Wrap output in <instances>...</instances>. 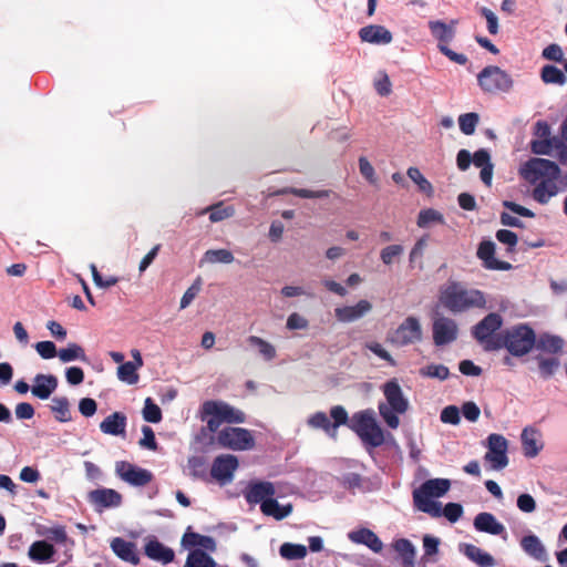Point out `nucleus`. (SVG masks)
I'll list each match as a JSON object with an SVG mask.
<instances>
[{"label":"nucleus","mask_w":567,"mask_h":567,"mask_svg":"<svg viewBox=\"0 0 567 567\" xmlns=\"http://www.w3.org/2000/svg\"><path fill=\"white\" fill-rule=\"evenodd\" d=\"M284 193H289V194H292L300 198H327L330 195V190H327V189L310 190V189L295 188V187L286 189V190H284Z\"/></svg>","instance_id":"6e6d98bb"},{"label":"nucleus","mask_w":567,"mask_h":567,"mask_svg":"<svg viewBox=\"0 0 567 567\" xmlns=\"http://www.w3.org/2000/svg\"><path fill=\"white\" fill-rule=\"evenodd\" d=\"M204 259L210 264H231L235 260L233 252L224 248L207 250L204 255Z\"/></svg>","instance_id":"49530a36"},{"label":"nucleus","mask_w":567,"mask_h":567,"mask_svg":"<svg viewBox=\"0 0 567 567\" xmlns=\"http://www.w3.org/2000/svg\"><path fill=\"white\" fill-rule=\"evenodd\" d=\"M408 176L419 186L423 193L431 194L433 192L432 184L422 175L417 167H410Z\"/></svg>","instance_id":"864d4df0"},{"label":"nucleus","mask_w":567,"mask_h":567,"mask_svg":"<svg viewBox=\"0 0 567 567\" xmlns=\"http://www.w3.org/2000/svg\"><path fill=\"white\" fill-rule=\"evenodd\" d=\"M137 365L135 363L127 361L117 368V377L121 381L126 382L127 384H135L138 381L137 374Z\"/></svg>","instance_id":"37998d69"},{"label":"nucleus","mask_w":567,"mask_h":567,"mask_svg":"<svg viewBox=\"0 0 567 567\" xmlns=\"http://www.w3.org/2000/svg\"><path fill=\"white\" fill-rule=\"evenodd\" d=\"M462 551L468 559L477 564L480 567H492L495 565L494 557L475 545L464 544Z\"/></svg>","instance_id":"c85d7f7f"},{"label":"nucleus","mask_w":567,"mask_h":567,"mask_svg":"<svg viewBox=\"0 0 567 567\" xmlns=\"http://www.w3.org/2000/svg\"><path fill=\"white\" fill-rule=\"evenodd\" d=\"M559 367V360L557 358H539L538 369L539 374L543 379H549L554 375Z\"/></svg>","instance_id":"3c124183"},{"label":"nucleus","mask_w":567,"mask_h":567,"mask_svg":"<svg viewBox=\"0 0 567 567\" xmlns=\"http://www.w3.org/2000/svg\"><path fill=\"white\" fill-rule=\"evenodd\" d=\"M523 550L537 560L546 559V549L536 535H527L520 539Z\"/></svg>","instance_id":"c756f323"},{"label":"nucleus","mask_w":567,"mask_h":567,"mask_svg":"<svg viewBox=\"0 0 567 567\" xmlns=\"http://www.w3.org/2000/svg\"><path fill=\"white\" fill-rule=\"evenodd\" d=\"M188 468L190 475L195 478H205L206 476V460L203 456H192L188 458Z\"/></svg>","instance_id":"5fc2aeb1"},{"label":"nucleus","mask_w":567,"mask_h":567,"mask_svg":"<svg viewBox=\"0 0 567 567\" xmlns=\"http://www.w3.org/2000/svg\"><path fill=\"white\" fill-rule=\"evenodd\" d=\"M477 257L483 261L486 269L491 270H509L512 265L507 261L495 258V244L491 240H483L477 248Z\"/></svg>","instance_id":"dca6fc26"},{"label":"nucleus","mask_w":567,"mask_h":567,"mask_svg":"<svg viewBox=\"0 0 567 567\" xmlns=\"http://www.w3.org/2000/svg\"><path fill=\"white\" fill-rule=\"evenodd\" d=\"M349 539L355 544L365 545L373 553H380L383 548L379 536L369 528H360L349 533Z\"/></svg>","instance_id":"b1692460"},{"label":"nucleus","mask_w":567,"mask_h":567,"mask_svg":"<svg viewBox=\"0 0 567 567\" xmlns=\"http://www.w3.org/2000/svg\"><path fill=\"white\" fill-rule=\"evenodd\" d=\"M330 415L333 419V423H331V426H333L334 431H337V429L340 425L348 424V421H349L348 412L346 411V409L342 405L332 406L330 410Z\"/></svg>","instance_id":"e2e57ef3"},{"label":"nucleus","mask_w":567,"mask_h":567,"mask_svg":"<svg viewBox=\"0 0 567 567\" xmlns=\"http://www.w3.org/2000/svg\"><path fill=\"white\" fill-rule=\"evenodd\" d=\"M403 247L401 245H390L381 250L380 258L384 265H391L394 258L400 257L403 254Z\"/></svg>","instance_id":"680f3d73"},{"label":"nucleus","mask_w":567,"mask_h":567,"mask_svg":"<svg viewBox=\"0 0 567 567\" xmlns=\"http://www.w3.org/2000/svg\"><path fill=\"white\" fill-rule=\"evenodd\" d=\"M520 440L523 452L526 457H535L543 450V443L540 442V432L535 427H525L522 432Z\"/></svg>","instance_id":"aec40b11"},{"label":"nucleus","mask_w":567,"mask_h":567,"mask_svg":"<svg viewBox=\"0 0 567 567\" xmlns=\"http://www.w3.org/2000/svg\"><path fill=\"white\" fill-rule=\"evenodd\" d=\"M202 414L203 419L205 416H218L223 423H244L246 420L243 411L224 401H205L202 405Z\"/></svg>","instance_id":"6e6552de"},{"label":"nucleus","mask_w":567,"mask_h":567,"mask_svg":"<svg viewBox=\"0 0 567 567\" xmlns=\"http://www.w3.org/2000/svg\"><path fill=\"white\" fill-rule=\"evenodd\" d=\"M559 173V166L555 162L545 158H533L522 169L523 177L532 184L540 178L555 181Z\"/></svg>","instance_id":"0eeeda50"},{"label":"nucleus","mask_w":567,"mask_h":567,"mask_svg":"<svg viewBox=\"0 0 567 567\" xmlns=\"http://www.w3.org/2000/svg\"><path fill=\"white\" fill-rule=\"evenodd\" d=\"M111 548L122 560L137 565L140 563L136 545L121 537H115L111 543Z\"/></svg>","instance_id":"412c9836"},{"label":"nucleus","mask_w":567,"mask_h":567,"mask_svg":"<svg viewBox=\"0 0 567 567\" xmlns=\"http://www.w3.org/2000/svg\"><path fill=\"white\" fill-rule=\"evenodd\" d=\"M55 549L53 545L45 540H37L29 548V557L34 561H47L54 555Z\"/></svg>","instance_id":"473e14b6"},{"label":"nucleus","mask_w":567,"mask_h":567,"mask_svg":"<svg viewBox=\"0 0 567 567\" xmlns=\"http://www.w3.org/2000/svg\"><path fill=\"white\" fill-rule=\"evenodd\" d=\"M206 212H209V220L212 223H218L234 216L235 208L233 206H225L223 203H219L208 207Z\"/></svg>","instance_id":"a18cd8bd"},{"label":"nucleus","mask_w":567,"mask_h":567,"mask_svg":"<svg viewBox=\"0 0 567 567\" xmlns=\"http://www.w3.org/2000/svg\"><path fill=\"white\" fill-rule=\"evenodd\" d=\"M477 82L480 87L489 94L507 93L514 85L512 76L496 65L485 66L477 74Z\"/></svg>","instance_id":"39448f33"},{"label":"nucleus","mask_w":567,"mask_h":567,"mask_svg":"<svg viewBox=\"0 0 567 567\" xmlns=\"http://www.w3.org/2000/svg\"><path fill=\"white\" fill-rule=\"evenodd\" d=\"M564 346L563 339L557 336L542 334L538 339L536 338L535 347L539 350H544L550 353H557L561 351Z\"/></svg>","instance_id":"4c0bfd02"},{"label":"nucleus","mask_w":567,"mask_h":567,"mask_svg":"<svg viewBox=\"0 0 567 567\" xmlns=\"http://www.w3.org/2000/svg\"><path fill=\"white\" fill-rule=\"evenodd\" d=\"M540 78L546 84H558L563 85L566 82V75L564 72L555 65H544L540 72Z\"/></svg>","instance_id":"ea45409f"},{"label":"nucleus","mask_w":567,"mask_h":567,"mask_svg":"<svg viewBox=\"0 0 567 567\" xmlns=\"http://www.w3.org/2000/svg\"><path fill=\"white\" fill-rule=\"evenodd\" d=\"M349 427L365 443L373 447L384 443L382 429L378 425L372 410H364L353 414Z\"/></svg>","instance_id":"20e7f679"},{"label":"nucleus","mask_w":567,"mask_h":567,"mask_svg":"<svg viewBox=\"0 0 567 567\" xmlns=\"http://www.w3.org/2000/svg\"><path fill=\"white\" fill-rule=\"evenodd\" d=\"M115 474L125 483L137 487L146 486L154 478L151 471L138 467L127 461L115 463Z\"/></svg>","instance_id":"1a4fd4ad"},{"label":"nucleus","mask_w":567,"mask_h":567,"mask_svg":"<svg viewBox=\"0 0 567 567\" xmlns=\"http://www.w3.org/2000/svg\"><path fill=\"white\" fill-rule=\"evenodd\" d=\"M58 357L62 362L87 361L84 349L78 343H69L66 348L60 349Z\"/></svg>","instance_id":"e433bc0d"},{"label":"nucleus","mask_w":567,"mask_h":567,"mask_svg":"<svg viewBox=\"0 0 567 567\" xmlns=\"http://www.w3.org/2000/svg\"><path fill=\"white\" fill-rule=\"evenodd\" d=\"M439 545L440 539L431 536L425 535L423 537V548H424V555L422 556V561L426 563L429 561L431 556H434L439 553Z\"/></svg>","instance_id":"4d7b16f0"},{"label":"nucleus","mask_w":567,"mask_h":567,"mask_svg":"<svg viewBox=\"0 0 567 567\" xmlns=\"http://www.w3.org/2000/svg\"><path fill=\"white\" fill-rule=\"evenodd\" d=\"M443 423L457 425L461 422L460 409L456 405L445 406L440 415Z\"/></svg>","instance_id":"052dcab7"},{"label":"nucleus","mask_w":567,"mask_h":567,"mask_svg":"<svg viewBox=\"0 0 567 567\" xmlns=\"http://www.w3.org/2000/svg\"><path fill=\"white\" fill-rule=\"evenodd\" d=\"M480 122V115L475 112H470L460 115L458 125L460 130L465 135H472Z\"/></svg>","instance_id":"de8ad7c7"},{"label":"nucleus","mask_w":567,"mask_h":567,"mask_svg":"<svg viewBox=\"0 0 567 567\" xmlns=\"http://www.w3.org/2000/svg\"><path fill=\"white\" fill-rule=\"evenodd\" d=\"M185 567H216L215 560L202 549L189 551Z\"/></svg>","instance_id":"c9c22d12"},{"label":"nucleus","mask_w":567,"mask_h":567,"mask_svg":"<svg viewBox=\"0 0 567 567\" xmlns=\"http://www.w3.org/2000/svg\"><path fill=\"white\" fill-rule=\"evenodd\" d=\"M536 344V333L526 323L515 324L504 330L496 342L487 346V351L505 348L514 357H523L529 353Z\"/></svg>","instance_id":"f03ea898"},{"label":"nucleus","mask_w":567,"mask_h":567,"mask_svg":"<svg viewBox=\"0 0 567 567\" xmlns=\"http://www.w3.org/2000/svg\"><path fill=\"white\" fill-rule=\"evenodd\" d=\"M276 488L274 483L268 481H252L244 491L245 499L248 504H260L269 497L275 496Z\"/></svg>","instance_id":"4468645a"},{"label":"nucleus","mask_w":567,"mask_h":567,"mask_svg":"<svg viewBox=\"0 0 567 567\" xmlns=\"http://www.w3.org/2000/svg\"><path fill=\"white\" fill-rule=\"evenodd\" d=\"M52 413L56 421L61 423H66L72 420V414L70 411V402L66 396H55L52 399V404L50 405Z\"/></svg>","instance_id":"72a5a7b5"},{"label":"nucleus","mask_w":567,"mask_h":567,"mask_svg":"<svg viewBox=\"0 0 567 567\" xmlns=\"http://www.w3.org/2000/svg\"><path fill=\"white\" fill-rule=\"evenodd\" d=\"M142 413L143 419L150 423H158L163 417L161 408L151 398L145 400Z\"/></svg>","instance_id":"09e8293b"},{"label":"nucleus","mask_w":567,"mask_h":567,"mask_svg":"<svg viewBox=\"0 0 567 567\" xmlns=\"http://www.w3.org/2000/svg\"><path fill=\"white\" fill-rule=\"evenodd\" d=\"M457 338V324L454 320L440 317L433 322V340L436 346H444Z\"/></svg>","instance_id":"ddd939ff"},{"label":"nucleus","mask_w":567,"mask_h":567,"mask_svg":"<svg viewBox=\"0 0 567 567\" xmlns=\"http://www.w3.org/2000/svg\"><path fill=\"white\" fill-rule=\"evenodd\" d=\"M495 236L499 243L508 246L509 251H514V248L518 243V237L514 231L508 229H499L496 231Z\"/></svg>","instance_id":"69168bd1"},{"label":"nucleus","mask_w":567,"mask_h":567,"mask_svg":"<svg viewBox=\"0 0 567 567\" xmlns=\"http://www.w3.org/2000/svg\"><path fill=\"white\" fill-rule=\"evenodd\" d=\"M308 425L313 429L323 430L331 439L336 440L337 431L331 426V422L324 412H316L308 419Z\"/></svg>","instance_id":"f704fd0d"},{"label":"nucleus","mask_w":567,"mask_h":567,"mask_svg":"<svg viewBox=\"0 0 567 567\" xmlns=\"http://www.w3.org/2000/svg\"><path fill=\"white\" fill-rule=\"evenodd\" d=\"M474 527L478 532L491 535H502L505 533L504 525L499 523L493 514L487 512H482L475 516Z\"/></svg>","instance_id":"5701e85b"},{"label":"nucleus","mask_w":567,"mask_h":567,"mask_svg":"<svg viewBox=\"0 0 567 567\" xmlns=\"http://www.w3.org/2000/svg\"><path fill=\"white\" fill-rule=\"evenodd\" d=\"M217 443L233 451H248L255 447L252 433L244 427H225L217 434Z\"/></svg>","instance_id":"423d86ee"},{"label":"nucleus","mask_w":567,"mask_h":567,"mask_svg":"<svg viewBox=\"0 0 567 567\" xmlns=\"http://www.w3.org/2000/svg\"><path fill=\"white\" fill-rule=\"evenodd\" d=\"M379 412L389 427L394 430L400 425V419L396 415V411L390 409L385 403L379 404Z\"/></svg>","instance_id":"13d9d810"},{"label":"nucleus","mask_w":567,"mask_h":567,"mask_svg":"<svg viewBox=\"0 0 567 567\" xmlns=\"http://www.w3.org/2000/svg\"><path fill=\"white\" fill-rule=\"evenodd\" d=\"M422 338L420 321L415 317H408L394 331L391 341L399 346L414 343Z\"/></svg>","instance_id":"f8f14e48"},{"label":"nucleus","mask_w":567,"mask_h":567,"mask_svg":"<svg viewBox=\"0 0 567 567\" xmlns=\"http://www.w3.org/2000/svg\"><path fill=\"white\" fill-rule=\"evenodd\" d=\"M200 287H202L200 278H197L193 282V285L184 292V295L181 299V309H185L192 303V301L199 293Z\"/></svg>","instance_id":"0e129e2a"},{"label":"nucleus","mask_w":567,"mask_h":567,"mask_svg":"<svg viewBox=\"0 0 567 567\" xmlns=\"http://www.w3.org/2000/svg\"><path fill=\"white\" fill-rule=\"evenodd\" d=\"M383 394L386 399L388 406L399 414H403L409 409V402L404 398L402 389L395 379L388 381L383 385Z\"/></svg>","instance_id":"2eb2a0df"},{"label":"nucleus","mask_w":567,"mask_h":567,"mask_svg":"<svg viewBox=\"0 0 567 567\" xmlns=\"http://www.w3.org/2000/svg\"><path fill=\"white\" fill-rule=\"evenodd\" d=\"M456 20H452L451 24H446L443 21H430L429 28L433 34V37L439 40V44H445L453 40L455 35V24Z\"/></svg>","instance_id":"cd10ccee"},{"label":"nucleus","mask_w":567,"mask_h":567,"mask_svg":"<svg viewBox=\"0 0 567 567\" xmlns=\"http://www.w3.org/2000/svg\"><path fill=\"white\" fill-rule=\"evenodd\" d=\"M183 540L189 544L190 546H199L212 551L216 549V543L214 538L210 536L190 533L185 534Z\"/></svg>","instance_id":"a19ab883"},{"label":"nucleus","mask_w":567,"mask_h":567,"mask_svg":"<svg viewBox=\"0 0 567 567\" xmlns=\"http://www.w3.org/2000/svg\"><path fill=\"white\" fill-rule=\"evenodd\" d=\"M431 223H444L443 215L433 208L422 209L417 216V226L425 228Z\"/></svg>","instance_id":"8fccbe9b"},{"label":"nucleus","mask_w":567,"mask_h":567,"mask_svg":"<svg viewBox=\"0 0 567 567\" xmlns=\"http://www.w3.org/2000/svg\"><path fill=\"white\" fill-rule=\"evenodd\" d=\"M359 171L360 174L370 183H377L375 171L367 157L361 156L359 158Z\"/></svg>","instance_id":"774afa93"},{"label":"nucleus","mask_w":567,"mask_h":567,"mask_svg":"<svg viewBox=\"0 0 567 567\" xmlns=\"http://www.w3.org/2000/svg\"><path fill=\"white\" fill-rule=\"evenodd\" d=\"M371 310V302L363 299L354 306H343L336 308L334 316L340 322H353L364 317Z\"/></svg>","instance_id":"f3484780"},{"label":"nucleus","mask_w":567,"mask_h":567,"mask_svg":"<svg viewBox=\"0 0 567 567\" xmlns=\"http://www.w3.org/2000/svg\"><path fill=\"white\" fill-rule=\"evenodd\" d=\"M143 437L140 440L138 444L147 450L156 451L157 450V442L155 439L154 431L152 427L144 425L142 427Z\"/></svg>","instance_id":"338daca9"},{"label":"nucleus","mask_w":567,"mask_h":567,"mask_svg":"<svg viewBox=\"0 0 567 567\" xmlns=\"http://www.w3.org/2000/svg\"><path fill=\"white\" fill-rule=\"evenodd\" d=\"M126 416L122 412H114L106 416L101 423H100V430L104 434L109 435H122L125 433L126 429Z\"/></svg>","instance_id":"a878e982"},{"label":"nucleus","mask_w":567,"mask_h":567,"mask_svg":"<svg viewBox=\"0 0 567 567\" xmlns=\"http://www.w3.org/2000/svg\"><path fill=\"white\" fill-rule=\"evenodd\" d=\"M359 37L362 42L378 45L389 44L393 39L391 31L380 24H370L361 28L359 31Z\"/></svg>","instance_id":"a211bd4d"},{"label":"nucleus","mask_w":567,"mask_h":567,"mask_svg":"<svg viewBox=\"0 0 567 567\" xmlns=\"http://www.w3.org/2000/svg\"><path fill=\"white\" fill-rule=\"evenodd\" d=\"M90 501L101 507H116L122 503V495L112 488H99L90 493Z\"/></svg>","instance_id":"393cba45"},{"label":"nucleus","mask_w":567,"mask_h":567,"mask_svg":"<svg viewBox=\"0 0 567 567\" xmlns=\"http://www.w3.org/2000/svg\"><path fill=\"white\" fill-rule=\"evenodd\" d=\"M503 326V318L499 313L491 312L473 327V337L487 350V346L496 342L493 338L494 332Z\"/></svg>","instance_id":"9b49d317"},{"label":"nucleus","mask_w":567,"mask_h":567,"mask_svg":"<svg viewBox=\"0 0 567 567\" xmlns=\"http://www.w3.org/2000/svg\"><path fill=\"white\" fill-rule=\"evenodd\" d=\"M145 555L156 561H161L162 564H168L174 560V551L173 549L164 546L156 538L148 539L144 547Z\"/></svg>","instance_id":"4be33fe9"},{"label":"nucleus","mask_w":567,"mask_h":567,"mask_svg":"<svg viewBox=\"0 0 567 567\" xmlns=\"http://www.w3.org/2000/svg\"><path fill=\"white\" fill-rule=\"evenodd\" d=\"M292 509L293 507L290 503L280 505L274 496L269 497L260 505L261 513L265 516L274 517L276 520H281L288 517L292 513Z\"/></svg>","instance_id":"bb28decb"},{"label":"nucleus","mask_w":567,"mask_h":567,"mask_svg":"<svg viewBox=\"0 0 567 567\" xmlns=\"http://www.w3.org/2000/svg\"><path fill=\"white\" fill-rule=\"evenodd\" d=\"M451 487V482L446 478H432L425 481L419 488L413 491L414 506L432 517L442 516L441 504L433 501L432 497L443 496Z\"/></svg>","instance_id":"7ed1b4c3"},{"label":"nucleus","mask_w":567,"mask_h":567,"mask_svg":"<svg viewBox=\"0 0 567 567\" xmlns=\"http://www.w3.org/2000/svg\"><path fill=\"white\" fill-rule=\"evenodd\" d=\"M279 554L287 560H298L307 556V547L301 544L284 543L279 548Z\"/></svg>","instance_id":"58836bf2"},{"label":"nucleus","mask_w":567,"mask_h":567,"mask_svg":"<svg viewBox=\"0 0 567 567\" xmlns=\"http://www.w3.org/2000/svg\"><path fill=\"white\" fill-rule=\"evenodd\" d=\"M239 467L237 456L233 454H220L215 457L210 467V476L221 486L234 480L235 472Z\"/></svg>","instance_id":"9d476101"},{"label":"nucleus","mask_w":567,"mask_h":567,"mask_svg":"<svg viewBox=\"0 0 567 567\" xmlns=\"http://www.w3.org/2000/svg\"><path fill=\"white\" fill-rule=\"evenodd\" d=\"M247 341L250 346L258 348L259 353L264 357L265 360L270 361L276 357V349L270 342L257 336H250Z\"/></svg>","instance_id":"c03bdc74"},{"label":"nucleus","mask_w":567,"mask_h":567,"mask_svg":"<svg viewBox=\"0 0 567 567\" xmlns=\"http://www.w3.org/2000/svg\"><path fill=\"white\" fill-rule=\"evenodd\" d=\"M556 138H542L533 141L530 144L532 152L538 155H548L550 154Z\"/></svg>","instance_id":"bf43d9fd"},{"label":"nucleus","mask_w":567,"mask_h":567,"mask_svg":"<svg viewBox=\"0 0 567 567\" xmlns=\"http://www.w3.org/2000/svg\"><path fill=\"white\" fill-rule=\"evenodd\" d=\"M58 383L55 375L39 373L33 379L31 393L40 400H47L56 390Z\"/></svg>","instance_id":"6ab92c4d"},{"label":"nucleus","mask_w":567,"mask_h":567,"mask_svg":"<svg viewBox=\"0 0 567 567\" xmlns=\"http://www.w3.org/2000/svg\"><path fill=\"white\" fill-rule=\"evenodd\" d=\"M419 373L423 378L439 379L441 381H444L450 377V370L447 367L434 363L421 368Z\"/></svg>","instance_id":"79ce46f5"},{"label":"nucleus","mask_w":567,"mask_h":567,"mask_svg":"<svg viewBox=\"0 0 567 567\" xmlns=\"http://www.w3.org/2000/svg\"><path fill=\"white\" fill-rule=\"evenodd\" d=\"M507 451H487L485 461L489 462L493 470H503L508 464Z\"/></svg>","instance_id":"603ef678"},{"label":"nucleus","mask_w":567,"mask_h":567,"mask_svg":"<svg viewBox=\"0 0 567 567\" xmlns=\"http://www.w3.org/2000/svg\"><path fill=\"white\" fill-rule=\"evenodd\" d=\"M440 303L452 313H462L474 308H485L486 299L478 289H467L458 281H449L441 288Z\"/></svg>","instance_id":"f257e3e1"},{"label":"nucleus","mask_w":567,"mask_h":567,"mask_svg":"<svg viewBox=\"0 0 567 567\" xmlns=\"http://www.w3.org/2000/svg\"><path fill=\"white\" fill-rule=\"evenodd\" d=\"M558 187L555 181L543 179L533 189V198L539 204H547L549 199L557 195Z\"/></svg>","instance_id":"7c9ffc66"},{"label":"nucleus","mask_w":567,"mask_h":567,"mask_svg":"<svg viewBox=\"0 0 567 567\" xmlns=\"http://www.w3.org/2000/svg\"><path fill=\"white\" fill-rule=\"evenodd\" d=\"M393 547L402 559L403 567H414L415 565V547L406 539L401 538L394 542Z\"/></svg>","instance_id":"2f4dec72"}]
</instances>
